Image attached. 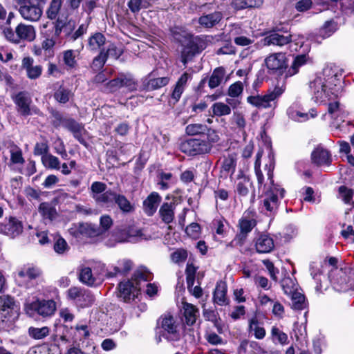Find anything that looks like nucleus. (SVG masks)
<instances>
[{
  "label": "nucleus",
  "mask_w": 354,
  "mask_h": 354,
  "mask_svg": "<svg viewBox=\"0 0 354 354\" xmlns=\"http://www.w3.org/2000/svg\"><path fill=\"white\" fill-rule=\"evenodd\" d=\"M342 74L335 65H328L310 82L312 100L318 104H327L342 92Z\"/></svg>",
  "instance_id": "obj_1"
},
{
  "label": "nucleus",
  "mask_w": 354,
  "mask_h": 354,
  "mask_svg": "<svg viewBox=\"0 0 354 354\" xmlns=\"http://www.w3.org/2000/svg\"><path fill=\"white\" fill-rule=\"evenodd\" d=\"M269 163L265 166L268 180L270 181L269 187L263 196L261 210L269 215L274 214L279 207V200L284 197L285 190L279 185L274 184L273 180V171L274 162L273 158L269 156Z\"/></svg>",
  "instance_id": "obj_2"
},
{
  "label": "nucleus",
  "mask_w": 354,
  "mask_h": 354,
  "mask_svg": "<svg viewBox=\"0 0 354 354\" xmlns=\"http://www.w3.org/2000/svg\"><path fill=\"white\" fill-rule=\"evenodd\" d=\"M174 38L178 40L183 46L181 59L185 66L196 54L199 53L205 48L203 40L198 37L185 35L181 39L174 34Z\"/></svg>",
  "instance_id": "obj_3"
},
{
  "label": "nucleus",
  "mask_w": 354,
  "mask_h": 354,
  "mask_svg": "<svg viewBox=\"0 0 354 354\" xmlns=\"http://www.w3.org/2000/svg\"><path fill=\"white\" fill-rule=\"evenodd\" d=\"M284 90L279 86L272 91H268L265 95H250L247 102L258 109L275 108L277 99L283 94Z\"/></svg>",
  "instance_id": "obj_4"
},
{
  "label": "nucleus",
  "mask_w": 354,
  "mask_h": 354,
  "mask_svg": "<svg viewBox=\"0 0 354 354\" xmlns=\"http://www.w3.org/2000/svg\"><path fill=\"white\" fill-rule=\"evenodd\" d=\"M66 298L80 308L89 307L95 301V297L90 290L79 286H72L68 289Z\"/></svg>",
  "instance_id": "obj_5"
},
{
  "label": "nucleus",
  "mask_w": 354,
  "mask_h": 354,
  "mask_svg": "<svg viewBox=\"0 0 354 354\" xmlns=\"http://www.w3.org/2000/svg\"><path fill=\"white\" fill-rule=\"evenodd\" d=\"M161 335L169 341H176L180 337V325L171 315L167 314L160 319Z\"/></svg>",
  "instance_id": "obj_6"
},
{
  "label": "nucleus",
  "mask_w": 354,
  "mask_h": 354,
  "mask_svg": "<svg viewBox=\"0 0 354 354\" xmlns=\"http://www.w3.org/2000/svg\"><path fill=\"white\" fill-rule=\"evenodd\" d=\"M76 28V23L73 19L58 17L53 22V31L55 38H62L63 37L69 40L73 41L74 30Z\"/></svg>",
  "instance_id": "obj_7"
},
{
  "label": "nucleus",
  "mask_w": 354,
  "mask_h": 354,
  "mask_svg": "<svg viewBox=\"0 0 354 354\" xmlns=\"http://www.w3.org/2000/svg\"><path fill=\"white\" fill-rule=\"evenodd\" d=\"M330 277L337 291L346 292L354 288V281L350 278L346 268L335 269L332 272Z\"/></svg>",
  "instance_id": "obj_8"
},
{
  "label": "nucleus",
  "mask_w": 354,
  "mask_h": 354,
  "mask_svg": "<svg viewBox=\"0 0 354 354\" xmlns=\"http://www.w3.org/2000/svg\"><path fill=\"white\" fill-rule=\"evenodd\" d=\"M12 100L16 104L17 112L22 116L32 114H39V110L37 107H31L32 99L27 92L21 91L12 96Z\"/></svg>",
  "instance_id": "obj_9"
},
{
  "label": "nucleus",
  "mask_w": 354,
  "mask_h": 354,
  "mask_svg": "<svg viewBox=\"0 0 354 354\" xmlns=\"http://www.w3.org/2000/svg\"><path fill=\"white\" fill-rule=\"evenodd\" d=\"M182 152L189 156L205 154L209 153V145L201 139H188L180 145Z\"/></svg>",
  "instance_id": "obj_10"
},
{
  "label": "nucleus",
  "mask_w": 354,
  "mask_h": 354,
  "mask_svg": "<svg viewBox=\"0 0 354 354\" xmlns=\"http://www.w3.org/2000/svg\"><path fill=\"white\" fill-rule=\"evenodd\" d=\"M264 64L269 73H281L288 65L286 54L283 53H271L265 58Z\"/></svg>",
  "instance_id": "obj_11"
},
{
  "label": "nucleus",
  "mask_w": 354,
  "mask_h": 354,
  "mask_svg": "<svg viewBox=\"0 0 354 354\" xmlns=\"http://www.w3.org/2000/svg\"><path fill=\"white\" fill-rule=\"evenodd\" d=\"M262 44L264 46H277L279 47L289 44L291 51L297 50V44L292 43V36L290 34L285 35L277 32H270L262 39Z\"/></svg>",
  "instance_id": "obj_12"
},
{
  "label": "nucleus",
  "mask_w": 354,
  "mask_h": 354,
  "mask_svg": "<svg viewBox=\"0 0 354 354\" xmlns=\"http://www.w3.org/2000/svg\"><path fill=\"white\" fill-rule=\"evenodd\" d=\"M41 274V271L39 268L32 265H26L19 270L17 280L20 286L29 288L30 281L36 279Z\"/></svg>",
  "instance_id": "obj_13"
},
{
  "label": "nucleus",
  "mask_w": 354,
  "mask_h": 354,
  "mask_svg": "<svg viewBox=\"0 0 354 354\" xmlns=\"http://www.w3.org/2000/svg\"><path fill=\"white\" fill-rule=\"evenodd\" d=\"M26 309L28 313L30 310H32L43 317H48L54 314L56 310V304L52 299L36 301L27 304Z\"/></svg>",
  "instance_id": "obj_14"
},
{
  "label": "nucleus",
  "mask_w": 354,
  "mask_h": 354,
  "mask_svg": "<svg viewBox=\"0 0 354 354\" xmlns=\"http://www.w3.org/2000/svg\"><path fill=\"white\" fill-rule=\"evenodd\" d=\"M141 287L138 286L135 281L132 279L124 281L120 283L118 286L119 297L123 299L124 301H129L138 297Z\"/></svg>",
  "instance_id": "obj_15"
},
{
  "label": "nucleus",
  "mask_w": 354,
  "mask_h": 354,
  "mask_svg": "<svg viewBox=\"0 0 354 354\" xmlns=\"http://www.w3.org/2000/svg\"><path fill=\"white\" fill-rule=\"evenodd\" d=\"M23 224L15 217L10 216L0 223V233L15 238L23 232Z\"/></svg>",
  "instance_id": "obj_16"
},
{
  "label": "nucleus",
  "mask_w": 354,
  "mask_h": 354,
  "mask_svg": "<svg viewBox=\"0 0 354 354\" xmlns=\"http://www.w3.org/2000/svg\"><path fill=\"white\" fill-rule=\"evenodd\" d=\"M18 11L24 19L29 21H37L42 15V10L39 6L30 2L21 3Z\"/></svg>",
  "instance_id": "obj_17"
},
{
  "label": "nucleus",
  "mask_w": 354,
  "mask_h": 354,
  "mask_svg": "<svg viewBox=\"0 0 354 354\" xmlns=\"http://www.w3.org/2000/svg\"><path fill=\"white\" fill-rule=\"evenodd\" d=\"M71 235L76 238L83 236H95L97 233L96 228L89 223H73L68 229Z\"/></svg>",
  "instance_id": "obj_18"
},
{
  "label": "nucleus",
  "mask_w": 354,
  "mask_h": 354,
  "mask_svg": "<svg viewBox=\"0 0 354 354\" xmlns=\"http://www.w3.org/2000/svg\"><path fill=\"white\" fill-rule=\"evenodd\" d=\"M78 278L81 283L88 286H97L102 280L99 274L93 272L91 268L86 266H82L80 268Z\"/></svg>",
  "instance_id": "obj_19"
},
{
  "label": "nucleus",
  "mask_w": 354,
  "mask_h": 354,
  "mask_svg": "<svg viewBox=\"0 0 354 354\" xmlns=\"http://www.w3.org/2000/svg\"><path fill=\"white\" fill-rule=\"evenodd\" d=\"M38 212L46 222H53L59 216L56 205L53 202L41 203L38 207Z\"/></svg>",
  "instance_id": "obj_20"
},
{
  "label": "nucleus",
  "mask_w": 354,
  "mask_h": 354,
  "mask_svg": "<svg viewBox=\"0 0 354 354\" xmlns=\"http://www.w3.org/2000/svg\"><path fill=\"white\" fill-rule=\"evenodd\" d=\"M192 75L187 72L183 73L176 82L171 94V98L174 103L179 101L182 94L185 90L187 82L192 80Z\"/></svg>",
  "instance_id": "obj_21"
},
{
  "label": "nucleus",
  "mask_w": 354,
  "mask_h": 354,
  "mask_svg": "<svg viewBox=\"0 0 354 354\" xmlns=\"http://www.w3.org/2000/svg\"><path fill=\"white\" fill-rule=\"evenodd\" d=\"M254 246L258 253H269L274 248V240L268 234H261L256 238Z\"/></svg>",
  "instance_id": "obj_22"
},
{
  "label": "nucleus",
  "mask_w": 354,
  "mask_h": 354,
  "mask_svg": "<svg viewBox=\"0 0 354 354\" xmlns=\"http://www.w3.org/2000/svg\"><path fill=\"white\" fill-rule=\"evenodd\" d=\"M313 162L317 166H329L331 163V154L322 147H317L311 154Z\"/></svg>",
  "instance_id": "obj_23"
},
{
  "label": "nucleus",
  "mask_w": 354,
  "mask_h": 354,
  "mask_svg": "<svg viewBox=\"0 0 354 354\" xmlns=\"http://www.w3.org/2000/svg\"><path fill=\"white\" fill-rule=\"evenodd\" d=\"M34 59L30 57H26L22 59L21 66L26 71L27 77L31 80H35L40 77L42 73V67L40 65H33Z\"/></svg>",
  "instance_id": "obj_24"
},
{
  "label": "nucleus",
  "mask_w": 354,
  "mask_h": 354,
  "mask_svg": "<svg viewBox=\"0 0 354 354\" xmlns=\"http://www.w3.org/2000/svg\"><path fill=\"white\" fill-rule=\"evenodd\" d=\"M237 161V155L235 153H228L223 156L221 162V173L223 175H232L234 173Z\"/></svg>",
  "instance_id": "obj_25"
},
{
  "label": "nucleus",
  "mask_w": 354,
  "mask_h": 354,
  "mask_svg": "<svg viewBox=\"0 0 354 354\" xmlns=\"http://www.w3.org/2000/svg\"><path fill=\"white\" fill-rule=\"evenodd\" d=\"M161 202V196L156 192H151L143 201V209L148 216H152L156 212Z\"/></svg>",
  "instance_id": "obj_26"
},
{
  "label": "nucleus",
  "mask_w": 354,
  "mask_h": 354,
  "mask_svg": "<svg viewBox=\"0 0 354 354\" xmlns=\"http://www.w3.org/2000/svg\"><path fill=\"white\" fill-rule=\"evenodd\" d=\"M287 115L291 120L301 122L316 117L317 113L315 109H311L309 113H302L297 109L296 104H292L287 109Z\"/></svg>",
  "instance_id": "obj_27"
},
{
  "label": "nucleus",
  "mask_w": 354,
  "mask_h": 354,
  "mask_svg": "<svg viewBox=\"0 0 354 354\" xmlns=\"http://www.w3.org/2000/svg\"><path fill=\"white\" fill-rule=\"evenodd\" d=\"M133 263L129 259H122L118 261L117 266H111L107 272V277H113L118 274H126L131 270Z\"/></svg>",
  "instance_id": "obj_28"
},
{
  "label": "nucleus",
  "mask_w": 354,
  "mask_h": 354,
  "mask_svg": "<svg viewBox=\"0 0 354 354\" xmlns=\"http://www.w3.org/2000/svg\"><path fill=\"white\" fill-rule=\"evenodd\" d=\"M14 306L13 298L8 295L0 296V318L2 321L12 315Z\"/></svg>",
  "instance_id": "obj_29"
},
{
  "label": "nucleus",
  "mask_w": 354,
  "mask_h": 354,
  "mask_svg": "<svg viewBox=\"0 0 354 354\" xmlns=\"http://www.w3.org/2000/svg\"><path fill=\"white\" fill-rule=\"evenodd\" d=\"M256 224L254 212L252 211L245 212L239 223L240 231L242 234L249 233Z\"/></svg>",
  "instance_id": "obj_30"
},
{
  "label": "nucleus",
  "mask_w": 354,
  "mask_h": 354,
  "mask_svg": "<svg viewBox=\"0 0 354 354\" xmlns=\"http://www.w3.org/2000/svg\"><path fill=\"white\" fill-rule=\"evenodd\" d=\"M16 32L17 33L19 42L21 40L32 41L35 39L36 35L35 30L32 26L22 23L16 27Z\"/></svg>",
  "instance_id": "obj_31"
},
{
  "label": "nucleus",
  "mask_w": 354,
  "mask_h": 354,
  "mask_svg": "<svg viewBox=\"0 0 354 354\" xmlns=\"http://www.w3.org/2000/svg\"><path fill=\"white\" fill-rule=\"evenodd\" d=\"M106 44V37L102 33L95 32L89 37L88 40V48L92 52L105 50L104 46Z\"/></svg>",
  "instance_id": "obj_32"
},
{
  "label": "nucleus",
  "mask_w": 354,
  "mask_h": 354,
  "mask_svg": "<svg viewBox=\"0 0 354 354\" xmlns=\"http://www.w3.org/2000/svg\"><path fill=\"white\" fill-rule=\"evenodd\" d=\"M227 285L223 281H219L216 283L215 290L214 292V301L219 305L224 306L227 304Z\"/></svg>",
  "instance_id": "obj_33"
},
{
  "label": "nucleus",
  "mask_w": 354,
  "mask_h": 354,
  "mask_svg": "<svg viewBox=\"0 0 354 354\" xmlns=\"http://www.w3.org/2000/svg\"><path fill=\"white\" fill-rule=\"evenodd\" d=\"M310 62L308 55L302 54L295 57L290 68L286 73V77H291L299 72V68Z\"/></svg>",
  "instance_id": "obj_34"
},
{
  "label": "nucleus",
  "mask_w": 354,
  "mask_h": 354,
  "mask_svg": "<svg viewBox=\"0 0 354 354\" xmlns=\"http://www.w3.org/2000/svg\"><path fill=\"white\" fill-rule=\"evenodd\" d=\"M176 205L174 203H164L160 209L159 214L162 221L169 224L171 223L174 218V210Z\"/></svg>",
  "instance_id": "obj_35"
},
{
  "label": "nucleus",
  "mask_w": 354,
  "mask_h": 354,
  "mask_svg": "<svg viewBox=\"0 0 354 354\" xmlns=\"http://www.w3.org/2000/svg\"><path fill=\"white\" fill-rule=\"evenodd\" d=\"M115 203L120 210L124 214H128L135 211V205L131 203L128 198L122 195L116 194L114 199Z\"/></svg>",
  "instance_id": "obj_36"
},
{
  "label": "nucleus",
  "mask_w": 354,
  "mask_h": 354,
  "mask_svg": "<svg viewBox=\"0 0 354 354\" xmlns=\"http://www.w3.org/2000/svg\"><path fill=\"white\" fill-rule=\"evenodd\" d=\"M222 18V13L221 12L216 11L201 16L198 19V23L205 28H212L216 24H218Z\"/></svg>",
  "instance_id": "obj_37"
},
{
  "label": "nucleus",
  "mask_w": 354,
  "mask_h": 354,
  "mask_svg": "<svg viewBox=\"0 0 354 354\" xmlns=\"http://www.w3.org/2000/svg\"><path fill=\"white\" fill-rule=\"evenodd\" d=\"M327 104H328V112L332 118L343 120L348 115V112L336 100L330 101Z\"/></svg>",
  "instance_id": "obj_38"
},
{
  "label": "nucleus",
  "mask_w": 354,
  "mask_h": 354,
  "mask_svg": "<svg viewBox=\"0 0 354 354\" xmlns=\"http://www.w3.org/2000/svg\"><path fill=\"white\" fill-rule=\"evenodd\" d=\"M225 73L226 72L223 67L216 68L208 80L209 87L213 89L220 86L225 80Z\"/></svg>",
  "instance_id": "obj_39"
},
{
  "label": "nucleus",
  "mask_w": 354,
  "mask_h": 354,
  "mask_svg": "<svg viewBox=\"0 0 354 354\" xmlns=\"http://www.w3.org/2000/svg\"><path fill=\"white\" fill-rule=\"evenodd\" d=\"M238 180L239 182L236 184V192L241 196H246L249 194V189L252 185L250 178L243 175L242 171H240Z\"/></svg>",
  "instance_id": "obj_40"
},
{
  "label": "nucleus",
  "mask_w": 354,
  "mask_h": 354,
  "mask_svg": "<svg viewBox=\"0 0 354 354\" xmlns=\"http://www.w3.org/2000/svg\"><path fill=\"white\" fill-rule=\"evenodd\" d=\"M153 279V274L146 268L140 267L134 273L131 278L138 286L141 287V282L150 281Z\"/></svg>",
  "instance_id": "obj_41"
},
{
  "label": "nucleus",
  "mask_w": 354,
  "mask_h": 354,
  "mask_svg": "<svg viewBox=\"0 0 354 354\" xmlns=\"http://www.w3.org/2000/svg\"><path fill=\"white\" fill-rule=\"evenodd\" d=\"M183 308L186 323L188 325H193L199 315L198 309L189 303L184 304Z\"/></svg>",
  "instance_id": "obj_42"
},
{
  "label": "nucleus",
  "mask_w": 354,
  "mask_h": 354,
  "mask_svg": "<svg viewBox=\"0 0 354 354\" xmlns=\"http://www.w3.org/2000/svg\"><path fill=\"white\" fill-rule=\"evenodd\" d=\"M153 0H129L127 6L133 14H138L142 9H147L152 5Z\"/></svg>",
  "instance_id": "obj_43"
},
{
  "label": "nucleus",
  "mask_w": 354,
  "mask_h": 354,
  "mask_svg": "<svg viewBox=\"0 0 354 354\" xmlns=\"http://www.w3.org/2000/svg\"><path fill=\"white\" fill-rule=\"evenodd\" d=\"M63 0H51L46 10L47 17L50 20H56L62 6Z\"/></svg>",
  "instance_id": "obj_44"
},
{
  "label": "nucleus",
  "mask_w": 354,
  "mask_h": 354,
  "mask_svg": "<svg viewBox=\"0 0 354 354\" xmlns=\"http://www.w3.org/2000/svg\"><path fill=\"white\" fill-rule=\"evenodd\" d=\"M281 286L287 295H292L297 290V284L295 279L290 277H284L281 281Z\"/></svg>",
  "instance_id": "obj_45"
},
{
  "label": "nucleus",
  "mask_w": 354,
  "mask_h": 354,
  "mask_svg": "<svg viewBox=\"0 0 354 354\" xmlns=\"http://www.w3.org/2000/svg\"><path fill=\"white\" fill-rule=\"evenodd\" d=\"M41 162L46 168L56 170L60 169V161L58 158L50 153L42 156Z\"/></svg>",
  "instance_id": "obj_46"
},
{
  "label": "nucleus",
  "mask_w": 354,
  "mask_h": 354,
  "mask_svg": "<svg viewBox=\"0 0 354 354\" xmlns=\"http://www.w3.org/2000/svg\"><path fill=\"white\" fill-rule=\"evenodd\" d=\"M271 336L274 343L286 345L288 344V337L286 333L281 330L277 326H272L271 329Z\"/></svg>",
  "instance_id": "obj_47"
},
{
  "label": "nucleus",
  "mask_w": 354,
  "mask_h": 354,
  "mask_svg": "<svg viewBox=\"0 0 354 354\" xmlns=\"http://www.w3.org/2000/svg\"><path fill=\"white\" fill-rule=\"evenodd\" d=\"M122 86L126 87L130 91L137 90L138 82L130 73H120Z\"/></svg>",
  "instance_id": "obj_48"
},
{
  "label": "nucleus",
  "mask_w": 354,
  "mask_h": 354,
  "mask_svg": "<svg viewBox=\"0 0 354 354\" xmlns=\"http://www.w3.org/2000/svg\"><path fill=\"white\" fill-rule=\"evenodd\" d=\"M214 115L221 117L230 115L231 108L223 102H216L211 107Z\"/></svg>",
  "instance_id": "obj_49"
},
{
  "label": "nucleus",
  "mask_w": 354,
  "mask_h": 354,
  "mask_svg": "<svg viewBox=\"0 0 354 354\" xmlns=\"http://www.w3.org/2000/svg\"><path fill=\"white\" fill-rule=\"evenodd\" d=\"M115 194V192L109 190L100 195L95 194L93 196V198L98 204L108 205L114 201Z\"/></svg>",
  "instance_id": "obj_50"
},
{
  "label": "nucleus",
  "mask_w": 354,
  "mask_h": 354,
  "mask_svg": "<svg viewBox=\"0 0 354 354\" xmlns=\"http://www.w3.org/2000/svg\"><path fill=\"white\" fill-rule=\"evenodd\" d=\"M292 299V308L295 310L304 309L307 304L306 302L305 297L303 294L296 292L290 295Z\"/></svg>",
  "instance_id": "obj_51"
},
{
  "label": "nucleus",
  "mask_w": 354,
  "mask_h": 354,
  "mask_svg": "<svg viewBox=\"0 0 354 354\" xmlns=\"http://www.w3.org/2000/svg\"><path fill=\"white\" fill-rule=\"evenodd\" d=\"M249 331L254 332V337L258 339H261L266 336V330L263 327L259 326L256 318L250 320Z\"/></svg>",
  "instance_id": "obj_52"
},
{
  "label": "nucleus",
  "mask_w": 354,
  "mask_h": 354,
  "mask_svg": "<svg viewBox=\"0 0 354 354\" xmlns=\"http://www.w3.org/2000/svg\"><path fill=\"white\" fill-rule=\"evenodd\" d=\"M354 195V190L342 185L338 189L337 198L344 201L346 204H351Z\"/></svg>",
  "instance_id": "obj_53"
},
{
  "label": "nucleus",
  "mask_w": 354,
  "mask_h": 354,
  "mask_svg": "<svg viewBox=\"0 0 354 354\" xmlns=\"http://www.w3.org/2000/svg\"><path fill=\"white\" fill-rule=\"evenodd\" d=\"M207 131V127L205 124L194 123L188 124L185 128L187 135L196 136L203 134Z\"/></svg>",
  "instance_id": "obj_54"
},
{
  "label": "nucleus",
  "mask_w": 354,
  "mask_h": 354,
  "mask_svg": "<svg viewBox=\"0 0 354 354\" xmlns=\"http://www.w3.org/2000/svg\"><path fill=\"white\" fill-rule=\"evenodd\" d=\"M57 39H58V38H55L54 33H53L50 38L47 37L41 42V46L44 49L45 56L51 57L53 55L54 51L53 48Z\"/></svg>",
  "instance_id": "obj_55"
},
{
  "label": "nucleus",
  "mask_w": 354,
  "mask_h": 354,
  "mask_svg": "<svg viewBox=\"0 0 354 354\" xmlns=\"http://www.w3.org/2000/svg\"><path fill=\"white\" fill-rule=\"evenodd\" d=\"M50 330L48 327L41 328L30 327L28 328L29 335L35 339H41L48 335Z\"/></svg>",
  "instance_id": "obj_56"
},
{
  "label": "nucleus",
  "mask_w": 354,
  "mask_h": 354,
  "mask_svg": "<svg viewBox=\"0 0 354 354\" xmlns=\"http://www.w3.org/2000/svg\"><path fill=\"white\" fill-rule=\"evenodd\" d=\"M170 78L169 77H162L157 78H151L147 83L148 88L156 90L165 86L169 84Z\"/></svg>",
  "instance_id": "obj_57"
},
{
  "label": "nucleus",
  "mask_w": 354,
  "mask_h": 354,
  "mask_svg": "<svg viewBox=\"0 0 354 354\" xmlns=\"http://www.w3.org/2000/svg\"><path fill=\"white\" fill-rule=\"evenodd\" d=\"M72 96L71 90L65 88L64 87H59L54 94L55 99L60 102L65 104L68 102Z\"/></svg>",
  "instance_id": "obj_58"
},
{
  "label": "nucleus",
  "mask_w": 354,
  "mask_h": 354,
  "mask_svg": "<svg viewBox=\"0 0 354 354\" xmlns=\"http://www.w3.org/2000/svg\"><path fill=\"white\" fill-rule=\"evenodd\" d=\"M197 270V268L194 266L192 263L188 262L187 264L185 273L187 279V288H190L193 286L195 281V274Z\"/></svg>",
  "instance_id": "obj_59"
},
{
  "label": "nucleus",
  "mask_w": 354,
  "mask_h": 354,
  "mask_svg": "<svg viewBox=\"0 0 354 354\" xmlns=\"http://www.w3.org/2000/svg\"><path fill=\"white\" fill-rule=\"evenodd\" d=\"M243 91V83L237 81L231 84L228 88L227 94L231 97H240Z\"/></svg>",
  "instance_id": "obj_60"
},
{
  "label": "nucleus",
  "mask_w": 354,
  "mask_h": 354,
  "mask_svg": "<svg viewBox=\"0 0 354 354\" xmlns=\"http://www.w3.org/2000/svg\"><path fill=\"white\" fill-rule=\"evenodd\" d=\"M107 57L105 55V50H101L98 55L93 60L91 67L94 71L102 69L106 63Z\"/></svg>",
  "instance_id": "obj_61"
},
{
  "label": "nucleus",
  "mask_w": 354,
  "mask_h": 354,
  "mask_svg": "<svg viewBox=\"0 0 354 354\" xmlns=\"http://www.w3.org/2000/svg\"><path fill=\"white\" fill-rule=\"evenodd\" d=\"M63 61L64 64L68 68H73L77 64L75 60V51L73 50H67L63 53Z\"/></svg>",
  "instance_id": "obj_62"
},
{
  "label": "nucleus",
  "mask_w": 354,
  "mask_h": 354,
  "mask_svg": "<svg viewBox=\"0 0 354 354\" xmlns=\"http://www.w3.org/2000/svg\"><path fill=\"white\" fill-rule=\"evenodd\" d=\"M232 122L240 131H243L245 129L246 120L242 113L234 111L232 117Z\"/></svg>",
  "instance_id": "obj_63"
},
{
  "label": "nucleus",
  "mask_w": 354,
  "mask_h": 354,
  "mask_svg": "<svg viewBox=\"0 0 354 354\" xmlns=\"http://www.w3.org/2000/svg\"><path fill=\"white\" fill-rule=\"evenodd\" d=\"M336 24L333 21H326L319 30V35L322 39L330 37L336 30Z\"/></svg>",
  "instance_id": "obj_64"
}]
</instances>
